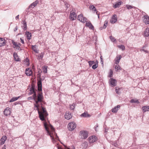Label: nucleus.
I'll return each mask as SVG.
<instances>
[{"instance_id":"obj_1","label":"nucleus","mask_w":149,"mask_h":149,"mask_svg":"<svg viewBox=\"0 0 149 149\" xmlns=\"http://www.w3.org/2000/svg\"><path fill=\"white\" fill-rule=\"evenodd\" d=\"M43 96L42 93H39L37 97L35 99V101L36 104H34L35 107L37 108L39 115V117L42 121L45 120V117L48 115V113L45 108L42 106V102H43Z\"/></svg>"},{"instance_id":"obj_2","label":"nucleus","mask_w":149,"mask_h":149,"mask_svg":"<svg viewBox=\"0 0 149 149\" xmlns=\"http://www.w3.org/2000/svg\"><path fill=\"white\" fill-rule=\"evenodd\" d=\"M44 126L47 132V134L50 136L52 140V141L53 143H54V141H55V138L56 140L58 139V137L57 136V134L55 132L54 129L52 125H50L49 127L51 131H49L46 123L45 122L44 123Z\"/></svg>"},{"instance_id":"obj_3","label":"nucleus","mask_w":149,"mask_h":149,"mask_svg":"<svg viewBox=\"0 0 149 149\" xmlns=\"http://www.w3.org/2000/svg\"><path fill=\"white\" fill-rule=\"evenodd\" d=\"M76 127V125L74 122L70 123L68 126V129L70 131H72L74 130Z\"/></svg>"},{"instance_id":"obj_4","label":"nucleus","mask_w":149,"mask_h":149,"mask_svg":"<svg viewBox=\"0 0 149 149\" xmlns=\"http://www.w3.org/2000/svg\"><path fill=\"white\" fill-rule=\"evenodd\" d=\"M80 135L82 139H86L88 136L87 132L85 131H81L80 132Z\"/></svg>"},{"instance_id":"obj_5","label":"nucleus","mask_w":149,"mask_h":149,"mask_svg":"<svg viewBox=\"0 0 149 149\" xmlns=\"http://www.w3.org/2000/svg\"><path fill=\"white\" fill-rule=\"evenodd\" d=\"M12 42L14 46V48L16 47L19 50H22L20 47L21 44L20 43L15 42L14 40H12Z\"/></svg>"},{"instance_id":"obj_6","label":"nucleus","mask_w":149,"mask_h":149,"mask_svg":"<svg viewBox=\"0 0 149 149\" xmlns=\"http://www.w3.org/2000/svg\"><path fill=\"white\" fill-rule=\"evenodd\" d=\"M77 19L78 20L84 23L86 22V18L85 17H83L82 14H80L78 16Z\"/></svg>"},{"instance_id":"obj_7","label":"nucleus","mask_w":149,"mask_h":149,"mask_svg":"<svg viewBox=\"0 0 149 149\" xmlns=\"http://www.w3.org/2000/svg\"><path fill=\"white\" fill-rule=\"evenodd\" d=\"M143 21L146 24H149V17L147 15H144L143 17Z\"/></svg>"},{"instance_id":"obj_8","label":"nucleus","mask_w":149,"mask_h":149,"mask_svg":"<svg viewBox=\"0 0 149 149\" xmlns=\"http://www.w3.org/2000/svg\"><path fill=\"white\" fill-rule=\"evenodd\" d=\"M89 142L90 143H93L97 140V138L95 136H91L88 138Z\"/></svg>"},{"instance_id":"obj_9","label":"nucleus","mask_w":149,"mask_h":149,"mask_svg":"<svg viewBox=\"0 0 149 149\" xmlns=\"http://www.w3.org/2000/svg\"><path fill=\"white\" fill-rule=\"evenodd\" d=\"M77 18V15L74 12L71 11L70 13V18L72 20H74Z\"/></svg>"},{"instance_id":"obj_10","label":"nucleus","mask_w":149,"mask_h":149,"mask_svg":"<svg viewBox=\"0 0 149 149\" xmlns=\"http://www.w3.org/2000/svg\"><path fill=\"white\" fill-rule=\"evenodd\" d=\"M109 82L112 86H115L116 85V80L113 78H111L110 79Z\"/></svg>"},{"instance_id":"obj_11","label":"nucleus","mask_w":149,"mask_h":149,"mask_svg":"<svg viewBox=\"0 0 149 149\" xmlns=\"http://www.w3.org/2000/svg\"><path fill=\"white\" fill-rule=\"evenodd\" d=\"M117 21V16L116 15H114L112 17L110 20V22L112 24H114Z\"/></svg>"},{"instance_id":"obj_12","label":"nucleus","mask_w":149,"mask_h":149,"mask_svg":"<svg viewBox=\"0 0 149 149\" xmlns=\"http://www.w3.org/2000/svg\"><path fill=\"white\" fill-rule=\"evenodd\" d=\"M25 73L27 76H30L32 74V71L29 68H27L26 69Z\"/></svg>"},{"instance_id":"obj_13","label":"nucleus","mask_w":149,"mask_h":149,"mask_svg":"<svg viewBox=\"0 0 149 149\" xmlns=\"http://www.w3.org/2000/svg\"><path fill=\"white\" fill-rule=\"evenodd\" d=\"M38 90L39 91H41L42 90V84L41 79H40L38 82Z\"/></svg>"},{"instance_id":"obj_14","label":"nucleus","mask_w":149,"mask_h":149,"mask_svg":"<svg viewBox=\"0 0 149 149\" xmlns=\"http://www.w3.org/2000/svg\"><path fill=\"white\" fill-rule=\"evenodd\" d=\"M72 117L71 113L70 112H66L65 115V118L67 120H69Z\"/></svg>"},{"instance_id":"obj_15","label":"nucleus","mask_w":149,"mask_h":149,"mask_svg":"<svg viewBox=\"0 0 149 149\" xmlns=\"http://www.w3.org/2000/svg\"><path fill=\"white\" fill-rule=\"evenodd\" d=\"M9 108L7 107L3 111L4 114L6 116L9 115L10 113V111L9 110Z\"/></svg>"},{"instance_id":"obj_16","label":"nucleus","mask_w":149,"mask_h":149,"mask_svg":"<svg viewBox=\"0 0 149 149\" xmlns=\"http://www.w3.org/2000/svg\"><path fill=\"white\" fill-rule=\"evenodd\" d=\"M39 2L38 0H37L35 2H33L31 3L29 6V8H33L35 7Z\"/></svg>"},{"instance_id":"obj_17","label":"nucleus","mask_w":149,"mask_h":149,"mask_svg":"<svg viewBox=\"0 0 149 149\" xmlns=\"http://www.w3.org/2000/svg\"><path fill=\"white\" fill-rule=\"evenodd\" d=\"M6 139L7 137L6 136H3L0 140V144L1 145L3 144Z\"/></svg>"},{"instance_id":"obj_18","label":"nucleus","mask_w":149,"mask_h":149,"mask_svg":"<svg viewBox=\"0 0 149 149\" xmlns=\"http://www.w3.org/2000/svg\"><path fill=\"white\" fill-rule=\"evenodd\" d=\"M86 26L88 27L91 29H94L93 26L90 22L86 21Z\"/></svg>"},{"instance_id":"obj_19","label":"nucleus","mask_w":149,"mask_h":149,"mask_svg":"<svg viewBox=\"0 0 149 149\" xmlns=\"http://www.w3.org/2000/svg\"><path fill=\"white\" fill-rule=\"evenodd\" d=\"M122 2L120 1H118L116 2L115 4L113 6V7L114 8H116L119 7L120 6V5Z\"/></svg>"},{"instance_id":"obj_20","label":"nucleus","mask_w":149,"mask_h":149,"mask_svg":"<svg viewBox=\"0 0 149 149\" xmlns=\"http://www.w3.org/2000/svg\"><path fill=\"white\" fill-rule=\"evenodd\" d=\"M25 34L28 40H30L31 37V34L29 31H26L25 33Z\"/></svg>"},{"instance_id":"obj_21","label":"nucleus","mask_w":149,"mask_h":149,"mask_svg":"<svg viewBox=\"0 0 149 149\" xmlns=\"http://www.w3.org/2000/svg\"><path fill=\"white\" fill-rule=\"evenodd\" d=\"M149 36V28H147L145 31L144 36L145 37H148Z\"/></svg>"},{"instance_id":"obj_22","label":"nucleus","mask_w":149,"mask_h":149,"mask_svg":"<svg viewBox=\"0 0 149 149\" xmlns=\"http://www.w3.org/2000/svg\"><path fill=\"white\" fill-rule=\"evenodd\" d=\"M14 60L16 61H20V59L19 58L17 53L14 52L13 55Z\"/></svg>"},{"instance_id":"obj_23","label":"nucleus","mask_w":149,"mask_h":149,"mask_svg":"<svg viewBox=\"0 0 149 149\" xmlns=\"http://www.w3.org/2000/svg\"><path fill=\"white\" fill-rule=\"evenodd\" d=\"M120 106L119 105H118L117 106L115 107L112 109V111L113 112H116L120 108Z\"/></svg>"},{"instance_id":"obj_24","label":"nucleus","mask_w":149,"mask_h":149,"mask_svg":"<svg viewBox=\"0 0 149 149\" xmlns=\"http://www.w3.org/2000/svg\"><path fill=\"white\" fill-rule=\"evenodd\" d=\"M6 43V40L2 38H0V47L4 46Z\"/></svg>"},{"instance_id":"obj_25","label":"nucleus","mask_w":149,"mask_h":149,"mask_svg":"<svg viewBox=\"0 0 149 149\" xmlns=\"http://www.w3.org/2000/svg\"><path fill=\"white\" fill-rule=\"evenodd\" d=\"M81 117H83L84 118L89 117L90 116V115L88 114L87 112H84V113H82L80 115Z\"/></svg>"},{"instance_id":"obj_26","label":"nucleus","mask_w":149,"mask_h":149,"mask_svg":"<svg viewBox=\"0 0 149 149\" xmlns=\"http://www.w3.org/2000/svg\"><path fill=\"white\" fill-rule=\"evenodd\" d=\"M22 24L23 26H22V27L24 30L25 31L27 29V24L26 23L25 20L23 21Z\"/></svg>"},{"instance_id":"obj_27","label":"nucleus","mask_w":149,"mask_h":149,"mask_svg":"<svg viewBox=\"0 0 149 149\" xmlns=\"http://www.w3.org/2000/svg\"><path fill=\"white\" fill-rule=\"evenodd\" d=\"M34 93H36L34 87L33 86H32L30 89V92H29V94L30 95H31L33 93V94H34Z\"/></svg>"},{"instance_id":"obj_28","label":"nucleus","mask_w":149,"mask_h":149,"mask_svg":"<svg viewBox=\"0 0 149 149\" xmlns=\"http://www.w3.org/2000/svg\"><path fill=\"white\" fill-rule=\"evenodd\" d=\"M142 109L143 112L149 111V107L148 106H144L142 107Z\"/></svg>"},{"instance_id":"obj_29","label":"nucleus","mask_w":149,"mask_h":149,"mask_svg":"<svg viewBox=\"0 0 149 149\" xmlns=\"http://www.w3.org/2000/svg\"><path fill=\"white\" fill-rule=\"evenodd\" d=\"M89 8L90 10H92L93 11H94L95 12L96 11V14L98 15L97 11L95 8L94 6L90 5L89 6Z\"/></svg>"},{"instance_id":"obj_30","label":"nucleus","mask_w":149,"mask_h":149,"mask_svg":"<svg viewBox=\"0 0 149 149\" xmlns=\"http://www.w3.org/2000/svg\"><path fill=\"white\" fill-rule=\"evenodd\" d=\"M36 45H32L31 48L32 50L36 53H38V51L37 50L36 47Z\"/></svg>"},{"instance_id":"obj_31","label":"nucleus","mask_w":149,"mask_h":149,"mask_svg":"<svg viewBox=\"0 0 149 149\" xmlns=\"http://www.w3.org/2000/svg\"><path fill=\"white\" fill-rule=\"evenodd\" d=\"M19 97L20 96L18 97H13L10 100L9 102H11L15 101L17 100Z\"/></svg>"},{"instance_id":"obj_32","label":"nucleus","mask_w":149,"mask_h":149,"mask_svg":"<svg viewBox=\"0 0 149 149\" xmlns=\"http://www.w3.org/2000/svg\"><path fill=\"white\" fill-rule=\"evenodd\" d=\"M36 97V93H34V94L31 97H30L28 98L29 100H32L34 99V100H35V99Z\"/></svg>"},{"instance_id":"obj_33","label":"nucleus","mask_w":149,"mask_h":149,"mask_svg":"<svg viewBox=\"0 0 149 149\" xmlns=\"http://www.w3.org/2000/svg\"><path fill=\"white\" fill-rule=\"evenodd\" d=\"M82 147L83 148H86L88 146V144L87 142H84L82 143L81 145Z\"/></svg>"},{"instance_id":"obj_34","label":"nucleus","mask_w":149,"mask_h":149,"mask_svg":"<svg viewBox=\"0 0 149 149\" xmlns=\"http://www.w3.org/2000/svg\"><path fill=\"white\" fill-rule=\"evenodd\" d=\"M47 66H44L42 68V69L43 72L44 73H47Z\"/></svg>"},{"instance_id":"obj_35","label":"nucleus","mask_w":149,"mask_h":149,"mask_svg":"<svg viewBox=\"0 0 149 149\" xmlns=\"http://www.w3.org/2000/svg\"><path fill=\"white\" fill-rule=\"evenodd\" d=\"M117 47L123 51L125 49V47L123 45H121L117 46Z\"/></svg>"},{"instance_id":"obj_36","label":"nucleus","mask_w":149,"mask_h":149,"mask_svg":"<svg viewBox=\"0 0 149 149\" xmlns=\"http://www.w3.org/2000/svg\"><path fill=\"white\" fill-rule=\"evenodd\" d=\"M126 7H127V8L128 10L131 9L132 8L135 9L136 8V7H135L134 6H133L128 5H126Z\"/></svg>"},{"instance_id":"obj_37","label":"nucleus","mask_w":149,"mask_h":149,"mask_svg":"<svg viewBox=\"0 0 149 149\" xmlns=\"http://www.w3.org/2000/svg\"><path fill=\"white\" fill-rule=\"evenodd\" d=\"M115 68L116 69V70L117 71L118 70H122V68L118 65L115 66Z\"/></svg>"},{"instance_id":"obj_38","label":"nucleus","mask_w":149,"mask_h":149,"mask_svg":"<svg viewBox=\"0 0 149 149\" xmlns=\"http://www.w3.org/2000/svg\"><path fill=\"white\" fill-rule=\"evenodd\" d=\"M88 62L89 64V66L90 67H91L92 65L94 64L95 63V61H89Z\"/></svg>"},{"instance_id":"obj_39","label":"nucleus","mask_w":149,"mask_h":149,"mask_svg":"<svg viewBox=\"0 0 149 149\" xmlns=\"http://www.w3.org/2000/svg\"><path fill=\"white\" fill-rule=\"evenodd\" d=\"M44 56V53L42 52L41 54H39L38 57L39 59H42Z\"/></svg>"},{"instance_id":"obj_40","label":"nucleus","mask_w":149,"mask_h":149,"mask_svg":"<svg viewBox=\"0 0 149 149\" xmlns=\"http://www.w3.org/2000/svg\"><path fill=\"white\" fill-rule=\"evenodd\" d=\"M110 39H111V40L113 42L116 41V40L112 36H110L109 37Z\"/></svg>"},{"instance_id":"obj_41","label":"nucleus","mask_w":149,"mask_h":149,"mask_svg":"<svg viewBox=\"0 0 149 149\" xmlns=\"http://www.w3.org/2000/svg\"><path fill=\"white\" fill-rule=\"evenodd\" d=\"M130 102L131 103H139V102L138 100H135L133 99H132L130 101Z\"/></svg>"},{"instance_id":"obj_42","label":"nucleus","mask_w":149,"mask_h":149,"mask_svg":"<svg viewBox=\"0 0 149 149\" xmlns=\"http://www.w3.org/2000/svg\"><path fill=\"white\" fill-rule=\"evenodd\" d=\"M108 21L106 20L105 21L104 24V25L103 28V29H105L107 26V24L108 23Z\"/></svg>"},{"instance_id":"obj_43","label":"nucleus","mask_w":149,"mask_h":149,"mask_svg":"<svg viewBox=\"0 0 149 149\" xmlns=\"http://www.w3.org/2000/svg\"><path fill=\"white\" fill-rule=\"evenodd\" d=\"M70 109L72 110H74L75 106V104H73L72 105H70Z\"/></svg>"},{"instance_id":"obj_44","label":"nucleus","mask_w":149,"mask_h":149,"mask_svg":"<svg viewBox=\"0 0 149 149\" xmlns=\"http://www.w3.org/2000/svg\"><path fill=\"white\" fill-rule=\"evenodd\" d=\"M97 64H95L92 66V68L93 69H95L97 68Z\"/></svg>"},{"instance_id":"obj_45","label":"nucleus","mask_w":149,"mask_h":149,"mask_svg":"<svg viewBox=\"0 0 149 149\" xmlns=\"http://www.w3.org/2000/svg\"><path fill=\"white\" fill-rule=\"evenodd\" d=\"M140 51L141 52L143 51L146 53H148V51L147 50L144 49L143 48L142 49H140Z\"/></svg>"},{"instance_id":"obj_46","label":"nucleus","mask_w":149,"mask_h":149,"mask_svg":"<svg viewBox=\"0 0 149 149\" xmlns=\"http://www.w3.org/2000/svg\"><path fill=\"white\" fill-rule=\"evenodd\" d=\"M112 75H113V72L111 70L109 73V77H111L112 76Z\"/></svg>"},{"instance_id":"obj_47","label":"nucleus","mask_w":149,"mask_h":149,"mask_svg":"<svg viewBox=\"0 0 149 149\" xmlns=\"http://www.w3.org/2000/svg\"><path fill=\"white\" fill-rule=\"evenodd\" d=\"M116 62H115V63L116 64H118V63H119V61H120L119 60H118V58H117L116 59Z\"/></svg>"},{"instance_id":"obj_48","label":"nucleus","mask_w":149,"mask_h":149,"mask_svg":"<svg viewBox=\"0 0 149 149\" xmlns=\"http://www.w3.org/2000/svg\"><path fill=\"white\" fill-rule=\"evenodd\" d=\"M148 43L146 42H145L144 43V45L143 46V48H144L145 47H146L148 46Z\"/></svg>"},{"instance_id":"obj_49","label":"nucleus","mask_w":149,"mask_h":149,"mask_svg":"<svg viewBox=\"0 0 149 149\" xmlns=\"http://www.w3.org/2000/svg\"><path fill=\"white\" fill-rule=\"evenodd\" d=\"M20 40L21 41V42L23 44H24V40L23 39H22V38H20Z\"/></svg>"},{"instance_id":"obj_50","label":"nucleus","mask_w":149,"mask_h":149,"mask_svg":"<svg viewBox=\"0 0 149 149\" xmlns=\"http://www.w3.org/2000/svg\"><path fill=\"white\" fill-rule=\"evenodd\" d=\"M121 57H122L120 55H119L118 56H117V58H118V60L119 61L120 60V59L121 58Z\"/></svg>"},{"instance_id":"obj_51","label":"nucleus","mask_w":149,"mask_h":149,"mask_svg":"<svg viewBox=\"0 0 149 149\" xmlns=\"http://www.w3.org/2000/svg\"><path fill=\"white\" fill-rule=\"evenodd\" d=\"M108 131V129H107L106 128H104V133L106 134L107 133Z\"/></svg>"},{"instance_id":"obj_52","label":"nucleus","mask_w":149,"mask_h":149,"mask_svg":"<svg viewBox=\"0 0 149 149\" xmlns=\"http://www.w3.org/2000/svg\"><path fill=\"white\" fill-rule=\"evenodd\" d=\"M100 58V60H101V62H102V64L103 65V59L102 58V56H101Z\"/></svg>"},{"instance_id":"obj_53","label":"nucleus","mask_w":149,"mask_h":149,"mask_svg":"<svg viewBox=\"0 0 149 149\" xmlns=\"http://www.w3.org/2000/svg\"><path fill=\"white\" fill-rule=\"evenodd\" d=\"M19 15H18L15 17V19H16V20H17L19 19Z\"/></svg>"},{"instance_id":"obj_54","label":"nucleus","mask_w":149,"mask_h":149,"mask_svg":"<svg viewBox=\"0 0 149 149\" xmlns=\"http://www.w3.org/2000/svg\"><path fill=\"white\" fill-rule=\"evenodd\" d=\"M116 92L117 94H119V93L118 92V89H116Z\"/></svg>"},{"instance_id":"obj_55","label":"nucleus","mask_w":149,"mask_h":149,"mask_svg":"<svg viewBox=\"0 0 149 149\" xmlns=\"http://www.w3.org/2000/svg\"><path fill=\"white\" fill-rule=\"evenodd\" d=\"M18 29V27L17 26H16L14 30V31H16Z\"/></svg>"},{"instance_id":"obj_56","label":"nucleus","mask_w":149,"mask_h":149,"mask_svg":"<svg viewBox=\"0 0 149 149\" xmlns=\"http://www.w3.org/2000/svg\"><path fill=\"white\" fill-rule=\"evenodd\" d=\"M102 27H101L100 28V29L102 30Z\"/></svg>"},{"instance_id":"obj_57","label":"nucleus","mask_w":149,"mask_h":149,"mask_svg":"<svg viewBox=\"0 0 149 149\" xmlns=\"http://www.w3.org/2000/svg\"><path fill=\"white\" fill-rule=\"evenodd\" d=\"M98 17L99 18V16L98 15Z\"/></svg>"},{"instance_id":"obj_58","label":"nucleus","mask_w":149,"mask_h":149,"mask_svg":"<svg viewBox=\"0 0 149 149\" xmlns=\"http://www.w3.org/2000/svg\"><path fill=\"white\" fill-rule=\"evenodd\" d=\"M148 93H149V91H148Z\"/></svg>"}]
</instances>
